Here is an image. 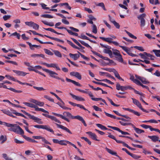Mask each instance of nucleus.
Segmentation results:
<instances>
[{"instance_id": "0eeeda50", "label": "nucleus", "mask_w": 160, "mask_h": 160, "mask_svg": "<svg viewBox=\"0 0 160 160\" xmlns=\"http://www.w3.org/2000/svg\"><path fill=\"white\" fill-rule=\"evenodd\" d=\"M42 115L45 117H47L48 118L51 119L52 120L54 121L55 122H57L59 124L61 123V122L60 121V120L57 119L54 116H50L48 114H45L44 113H42Z\"/></svg>"}, {"instance_id": "b1692460", "label": "nucleus", "mask_w": 160, "mask_h": 160, "mask_svg": "<svg viewBox=\"0 0 160 160\" xmlns=\"http://www.w3.org/2000/svg\"><path fill=\"white\" fill-rule=\"evenodd\" d=\"M35 110L36 111H41L43 112L46 113L48 114L49 113V112L48 111L44 110L43 108H38L37 105H36L35 107Z\"/></svg>"}, {"instance_id": "37998d69", "label": "nucleus", "mask_w": 160, "mask_h": 160, "mask_svg": "<svg viewBox=\"0 0 160 160\" xmlns=\"http://www.w3.org/2000/svg\"><path fill=\"white\" fill-rule=\"evenodd\" d=\"M117 59L119 62H123V58H122V55L121 54L118 56L116 57Z\"/></svg>"}, {"instance_id": "052dcab7", "label": "nucleus", "mask_w": 160, "mask_h": 160, "mask_svg": "<svg viewBox=\"0 0 160 160\" xmlns=\"http://www.w3.org/2000/svg\"><path fill=\"white\" fill-rule=\"evenodd\" d=\"M92 32L95 34L97 32V28L95 24H93L92 25Z\"/></svg>"}, {"instance_id": "bf43d9fd", "label": "nucleus", "mask_w": 160, "mask_h": 160, "mask_svg": "<svg viewBox=\"0 0 160 160\" xmlns=\"http://www.w3.org/2000/svg\"><path fill=\"white\" fill-rule=\"evenodd\" d=\"M44 97L45 98L47 99L50 101H51L52 102H54V99L51 98H50L48 95H44Z\"/></svg>"}, {"instance_id": "774afa93", "label": "nucleus", "mask_w": 160, "mask_h": 160, "mask_svg": "<svg viewBox=\"0 0 160 160\" xmlns=\"http://www.w3.org/2000/svg\"><path fill=\"white\" fill-rule=\"evenodd\" d=\"M33 88L35 89H37V90L38 91H43L45 89L42 88V87H37L36 86H33Z\"/></svg>"}, {"instance_id": "49530a36", "label": "nucleus", "mask_w": 160, "mask_h": 160, "mask_svg": "<svg viewBox=\"0 0 160 160\" xmlns=\"http://www.w3.org/2000/svg\"><path fill=\"white\" fill-rule=\"evenodd\" d=\"M44 50L45 53L48 55H53V53L49 50L44 49Z\"/></svg>"}, {"instance_id": "de8ad7c7", "label": "nucleus", "mask_w": 160, "mask_h": 160, "mask_svg": "<svg viewBox=\"0 0 160 160\" xmlns=\"http://www.w3.org/2000/svg\"><path fill=\"white\" fill-rule=\"evenodd\" d=\"M2 111L5 114H6L9 116L11 115L12 112H11L8 110L4 109V110H2Z\"/></svg>"}, {"instance_id": "5fc2aeb1", "label": "nucleus", "mask_w": 160, "mask_h": 160, "mask_svg": "<svg viewBox=\"0 0 160 160\" xmlns=\"http://www.w3.org/2000/svg\"><path fill=\"white\" fill-rule=\"evenodd\" d=\"M67 141H68L61 140L60 141L59 144L62 145L66 146L67 145Z\"/></svg>"}, {"instance_id": "412c9836", "label": "nucleus", "mask_w": 160, "mask_h": 160, "mask_svg": "<svg viewBox=\"0 0 160 160\" xmlns=\"http://www.w3.org/2000/svg\"><path fill=\"white\" fill-rule=\"evenodd\" d=\"M112 72H113L115 76L118 79L120 80H121L122 81H123V79L121 78L120 77L119 73L117 71H116L115 69H113L112 71Z\"/></svg>"}, {"instance_id": "2eb2a0df", "label": "nucleus", "mask_w": 160, "mask_h": 160, "mask_svg": "<svg viewBox=\"0 0 160 160\" xmlns=\"http://www.w3.org/2000/svg\"><path fill=\"white\" fill-rule=\"evenodd\" d=\"M105 149L109 153L112 155H115L116 157H118L120 160H121V158L119 156L117 155V153L116 152H114L107 147L105 148Z\"/></svg>"}, {"instance_id": "6e6d98bb", "label": "nucleus", "mask_w": 160, "mask_h": 160, "mask_svg": "<svg viewBox=\"0 0 160 160\" xmlns=\"http://www.w3.org/2000/svg\"><path fill=\"white\" fill-rule=\"evenodd\" d=\"M5 77L7 78L8 79L14 81H16V79H15L13 77L11 76L8 75H6Z\"/></svg>"}, {"instance_id": "bb28decb", "label": "nucleus", "mask_w": 160, "mask_h": 160, "mask_svg": "<svg viewBox=\"0 0 160 160\" xmlns=\"http://www.w3.org/2000/svg\"><path fill=\"white\" fill-rule=\"evenodd\" d=\"M63 115L67 117L68 118H71L72 119H73L74 116H72V114L69 112H63Z\"/></svg>"}, {"instance_id": "4d7b16f0", "label": "nucleus", "mask_w": 160, "mask_h": 160, "mask_svg": "<svg viewBox=\"0 0 160 160\" xmlns=\"http://www.w3.org/2000/svg\"><path fill=\"white\" fill-rule=\"evenodd\" d=\"M92 82L96 84L101 85L104 87H108V86L106 84L102 82H97L94 81H93Z\"/></svg>"}, {"instance_id": "4be33fe9", "label": "nucleus", "mask_w": 160, "mask_h": 160, "mask_svg": "<svg viewBox=\"0 0 160 160\" xmlns=\"http://www.w3.org/2000/svg\"><path fill=\"white\" fill-rule=\"evenodd\" d=\"M148 137L151 139L153 142H156L158 141L159 137L156 136H148Z\"/></svg>"}, {"instance_id": "13d9d810", "label": "nucleus", "mask_w": 160, "mask_h": 160, "mask_svg": "<svg viewBox=\"0 0 160 160\" xmlns=\"http://www.w3.org/2000/svg\"><path fill=\"white\" fill-rule=\"evenodd\" d=\"M81 138L82 139H84V140L86 142H87L89 145H91V142L87 138H86L84 137H81Z\"/></svg>"}, {"instance_id": "7c9ffc66", "label": "nucleus", "mask_w": 160, "mask_h": 160, "mask_svg": "<svg viewBox=\"0 0 160 160\" xmlns=\"http://www.w3.org/2000/svg\"><path fill=\"white\" fill-rule=\"evenodd\" d=\"M128 89H133V88L130 86H123L122 87L121 90L122 91H124Z\"/></svg>"}, {"instance_id": "c9c22d12", "label": "nucleus", "mask_w": 160, "mask_h": 160, "mask_svg": "<svg viewBox=\"0 0 160 160\" xmlns=\"http://www.w3.org/2000/svg\"><path fill=\"white\" fill-rule=\"evenodd\" d=\"M67 42L69 44L71 45L74 48L79 49V48L78 47L76 46L74 44H73L72 42L68 40H67Z\"/></svg>"}, {"instance_id": "e2e57ef3", "label": "nucleus", "mask_w": 160, "mask_h": 160, "mask_svg": "<svg viewBox=\"0 0 160 160\" xmlns=\"http://www.w3.org/2000/svg\"><path fill=\"white\" fill-rule=\"evenodd\" d=\"M117 142L118 143H122L123 145L127 147V148H130V147L126 143H125L124 142L119 140V141H117Z\"/></svg>"}, {"instance_id": "f3484780", "label": "nucleus", "mask_w": 160, "mask_h": 160, "mask_svg": "<svg viewBox=\"0 0 160 160\" xmlns=\"http://www.w3.org/2000/svg\"><path fill=\"white\" fill-rule=\"evenodd\" d=\"M66 80L68 82H71L76 86H79V87H81L82 86V85L81 84H80L78 82H77L74 80H72L69 79L67 78H66Z\"/></svg>"}, {"instance_id": "680f3d73", "label": "nucleus", "mask_w": 160, "mask_h": 160, "mask_svg": "<svg viewBox=\"0 0 160 160\" xmlns=\"http://www.w3.org/2000/svg\"><path fill=\"white\" fill-rule=\"evenodd\" d=\"M107 98L112 105L115 107H118L119 106V105H117L114 103L112 101V100L111 99L109 98L108 97Z\"/></svg>"}, {"instance_id": "dca6fc26", "label": "nucleus", "mask_w": 160, "mask_h": 160, "mask_svg": "<svg viewBox=\"0 0 160 160\" xmlns=\"http://www.w3.org/2000/svg\"><path fill=\"white\" fill-rule=\"evenodd\" d=\"M70 95L72 98L78 101H84V99L81 97L75 95L72 93H70Z\"/></svg>"}, {"instance_id": "9d476101", "label": "nucleus", "mask_w": 160, "mask_h": 160, "mask_svg": "<svg viewBox=\"0 0 160 160\" xmlns=\"http://www.w3.org/2000/svg\"><path fill=\"white\" fill-rule=\"evenodd\" d=\"M29 118L33 120L35 122L40 124H42L43 122L41 121V119L36 117L33 115H31Z\"/></svg>"}, {"instance_id": "6ab92c4d", "label": "nucleus", "mask_w": 160, "mask_h": 160, "mask_svg": "<svg viewBox=\"0 0 160 160\" xmlns=\"http://www.w3.org/2000/svg\"><path fill=\"white\" fill-rule=\"evenodd\" d=\"M132 128L138 134H140L144 132V131L143 130L136 128L134 125H132Z\"/></svg>"}, {"instance_id": "39448f33", "label": "nucleus", "mask_w": 160, "mask_h": 160, "mask_svg": "<svg viewBox=\"0 0 160 160\" xmlns=\"http://www.w3.org/2000/svg\"><path fill=\"white\" fill-rule=\"evenodd\" d=\"M99 38L103 41L108 42L109 43H113L116 46L119 45V43L117 42L112 41V38H105L103 37H100Z\"/></svg>"}, {"instance_id": "0e129e2a", "label": "nucleus", "mask_w": 160, "mask_h": 160, "mask_svg": "<svg viewBox=\"0 0 160 160\" xmlns=\"http://www.w3.org/2000/svg\"><path fill=\"white\" fill-rule=\"evenodd\" d=\"M16 36L18 39H19L20 37V34L16 32L12 33L10 35V36Z\"/></svg>"}, {"instance_id": "a18cd8bd", "label": "nucleus", "mask_w": 160, "mask_h": 160, "mask_svg": "<svg viewBox=\"0 0 160 160\" xmlns=\"http://www.w3.org/2000/svg\"><path fill=\"white\" fill-rule=\"evenodd\" d=\"M112 51L113 54L115 55L116 57L117 56H118L119 55H120V54H121L120 53V52L117 49H112Z\"/></svg>"}, {"instance_id": "79ce46f5", "label": "nucleus", "mask_w": 160, "mask_h": 160, "mask_svg": "<svg viewBox=\"0 0 160 160\" xmlns=\"http://www.w3.org/2000/svg\"><path fill=\"white\" fill-rule=\"evenodd\" d=\"M125 32L130 38L135 39H136L137 38L136 37L134 36V35H133L132 34H131L128 31H127V30H125Z\"/></svg>"}, {"instance_id": "f8f14e48", "label": "nucleus", "mask_w": 160, "mask_h": 160, "mask_svg": "<svg viewBox=\"0 0 160 160\" xmlns=\"http://www.w3.org/2000/svg\"><path fill=\"white\" fill-rule=\"evenodd\" d=\"M55 124L58 128L62 129V130L66 131V132H68L69 134H72V132L68 128L66 127H65L62 125L58 124V123H55Z\"/></svg>"}, {"instance_id": "603ef678", "label": "nucleus", "mask_w": 160, "mask_h": 160, "mask_svg": "<svg viewBox=\"0 0 160 160\" xmlns=\"http://www.w3.org/2000/svg\"><path fill=\"white\" fill-rule=\"evenodd\" d=\"M78 41L83 45L85 46L88 47V48H91V47L87 43L85 42L84 41L78 40Z\"/></svg>"}, {"instance_id": "c03bdc74", "label": "nucleus", "mask_w": 160, "mask_h": 160, "mask_svg": "<svg viewBox=\"0 0 160 160\" xmlns=\"http://www.w3.org/2000/svg\"><path fill=\"white\" fill-rule=\"evenodd\" d=\"M41 16L43 18H53V16L49 14H43Z\"/></svg>"}, {"instance_id": "9b49d317", "label": "nucleus", "mask_w": 160, "mask_h": 160, "mask_svg": "<svg viewBox=\"0 0 160 160\" xmlns=\"http://www.w3.org/2000/svg\"><path fill=\"white\" fill-rule=\"evenodd\" d=\"M86 133L88 134L90 137L92 139L97 141H100V140L97 139V136L94 133H92L91 132H87Z\"/></svg>"}, {"instance_id": "c756f323", "label": "nucleus", "mask_w": 160, "mask_h": 160, "mask_svg": "<svg viewBox=\"0 0 160 160\" xmlns=\"http://www.w3.org/2000/svg\"><path fill=\"white\" fill-rule=\"evenodd\" d=\"M50 93L51 94L54 95L55 96V97L58 100H59L62 103V104L63 105L64 104V103L63 102L57 94H56L55 93H54V92H50Z\"/></svg>"}, {"instance_id": "f704fd0d", "label": "nucleus", "mask_w": 160, "mask_h": 160, "mask_svg": "<svg viewBox=\"0 0 160 160\" xmlns=\"http://www.w3.org/2000/svg\"><path fill=\"white\" fill-rule=\"evenodd\" d=\"M3 125L8 127H10L12 128V127H14L15 125V124H12L3 122Z\"/></svg>"}, {"instance_id": "423d86ee", "label": "nucleus", "mask_w": 160, "mask_h": 160, "mask_svg": "<svg viewBox=\"0 0 160 160\" xmlns=\"http://www.w3.org/2000/svg\"><path fill=\"white\" fill-rule=\"evenodd\" d=\"M132 102L133 103L137 105L142 111L147 113L149 112L148 111H147L142 108L141 104L138 100L134 98H132Z\"/></svg>"}, {"instance_id": "338daca9", "label": "nucleus", "mask_w": 160, "mask_h": 160, "mask_svg": "<svg viewBox=\"0 0 160 160\" xmlns=\"http://www.w3.org/2000/svg\"><path fill=\"white\" fill-rule=\"evenodd\" d=\"M32 27L35 30H38L39 28V26L36 23H33Z\"/></svg>"}, {"instance_id": "473e14b6", "label": "nucleus", "mask_w": 160, "mask_h": 160, "mask_svg": "<svg viewBox=\"0 0 160 160\" xmlns=\"http://www.w3.org/2000/svg\"><path fill=\"white\" fill-rule=\"evenodd\" d=\"M96 125L97 127L100 128L102 130H106L108 129V128H106L105 126L102 125L100 124H96Z\"/></svg>"}, {"instance_id": "6e6552de", "label": "nucleus", "mask_w": 160, "mask_h": 160, "mask_svg": "<svg viewBox=\"0 0 160 160\" xmlns=\"http://www.w3.org/2000/svg\"><path fill=\"white\" fill-rule=\"evenodd\" d=\"M41 64L45 65L48 68H55L58 70H60V68L55 63H53L49 64L46 62H42L41 63Z\"/></svg>"}, {"instance_id": "7ed1b4c3", "label": "nucleus", "mask_w": 160, "mask_h": 160, "mask_svg": "<svg viewBox=\"0 0 160 160\" xmlns=\"http://www.w3.org/2000/svg\"><path fill=\"white\" fill-rule=\"evenodd\" d=\"M146 16V14L144 13L138 16V18L140 20V26L141 27H143L145 25V20L144 18Z\"/></svg>"}, {"instance_id": "20e7f679", "label": "nucleus", "mask_w": 160, "mask_h": 160, "mask_svg": "<svg viewBox=\"0 0 160 160\" xmlns=\"http://www.w3.org/2000/svg\"><path fill=\"white\" fill-rule=\"evenodd\" d=\"M35 128L44 129L52 133H54V131L48 125H35L34 126Z\"/></svg>"}, {"instance_id": "864d4df0", "label": "nucleus", "mask_w": 160, "mask_h": 160, "mask_svg": "<svg viewBox=\"0 0 160 160\" xmlns=\"http://www.w3.org/2000/svg\"><path fill=\"white\" fill-rule=\"evenodd\" d=\"M8 89L11 90V91H13L14 92H17V93H21L22 92V91L21 90H16L15 89L13 88H8Z\"/></svg>"}, {"instance_id": "4c0bfd02", "label": "nucleus", "mask_w": 160, "mask_h": 160, "mask_svg": "<svg viewBox=\"0 0 160 160\" xmlns=\"http://www.w3.org/2000/svg\"><path fill=\"white\" fill-rule=\"evenodd\" d=\"M58 117H59L62 119H63L67 122H70V120L69 119H68L67 118H66L64 115H62V114H58Z\"/></svg>"}, {"instance_id": "f257e3e1", "label": "nucleus", "mask_w": 160, "mask_h": 160, "mask_svg": "<svg viewBox=\"0 0 160 160\" xmlns=\"http://www.w3.org/2000/svg\"><path fill=\"white\" fill-rule=\"evenodd\" d=\"M43 70L48 73L50 77L58 80H61L63 82H65L63 78H59L58 76V74L56 72L47 69H43Z\"/></svg>"}, {"instance_id": "5701e85b", "label": "nucleus", "mask_w": 160, "mask_h": 160, "mask_svg": "<svg viewBox=\"0 0 160 160\" xmlns=\"http://www.w3.org/2000/svg\"><path fill=\"white\" fill-rule=\"evenodd\" d=\"M119 46L121 47L123 50L125 51L128 55L131 52L130 49L126 47L121 45H119Z\"/></svg>"}, {"instance_id": "2f4dec72", "label": "nucleus", "mask_w": 160, "mask_h": 160, "mask_svg": "<svg viewBox=\"0 0 160 160\" xmlns=\"http://www.w3.org/2000/svg\"><path fill=\"white\" fill-rule=\"evenodd\" d=\"M2 155L3 158L5 160H12V159L9 157L6 153H3Z\"/></svg>"}, {"instance_id": "cd10ccee", "label": "nucleus", "mask_w": 160, "mask_h": 160, "mask_svg": "<svg viewBox=\"0 0 160 160\" xmlns=\"http://www.w3.org/2000/svg\"><path fill=\"white\" fill-rule=\"evenodd\" d=\"M57 104H58V105H59L60 106V107L61 108H62V109H65V110H66V109H69V110H71V108H68L67 107H66V106H64V104L63 105L62 104V103H60V102H57Z\"/></svg>"}, {"instance_id": "c85d7f7f", "label": "nucleus", "mask_w": 160, "mask_h": 160, "mask_svg": "<svg viewBox=\"0 0 160 160\" xmlns=\"http://www.w3.org/2000/svg\"><path fill=\"white\" fill-rule=\"evenodd\" d=\"M53 52H54L55 55L59 58H61L62 57V54L58 50H53Z\"/></svg>"}, {"instance_id": "69168bd1", "label": "nucleus", "mask_w": 160, "mask_h": 160, "mask_svg": "<svg viewBox=\"0 0 160 160\" xmlns=\"http://www.w3.org/2000/svg\"><path fill=\"white\" fill-rule=\"evenodd\" d=\"M108 128H111L112 129L117 130V131H118L119 132H120V131L121 130L119 128H118L117 127H112V126H108Z\"/></svg>"}, {"instance_id": "f03ea898", "label": "nucleus", "mask_w": 160, "mask_h": 160, "mask_svg": "<svg viewBox=\"0 0 160 160\" xmlns=\"http://www.w3.org/2000/svg\"><path fill=\"white\" fill-rule=\"evenodd\" d=\"M9 130L12 131L14 132L19 134H23L24 132L22 128L18 125L15 124V125L12 128L9 129Z\"/></svg>"}, {"instance_id": "58836bf2", "label": "nucleus", "mask_w": 160, "mask_h": 160, "mask_svg": "<svg viewBox=\"0 0 160 160\" xmlns=\"http://www.w3.org/2000/svg\"><path fill=\"white\" fill-rule=\"evenodd\" d=\"M71 39L73 40V41L76 44H77L79 47H80L81 48H84V47H83L81 44L75 39L74 38H71Z\"/></svg>"}, {"instance_id": "3c124183", "label": "nucleus", "mask_w": 160, "mask_h": 160, "mask_svg": "<svg viewBox=\"0 0 160 160\" xmlns=\"http://www.w3.org/2000/svg\"><path fill=\"white\" fill-rule=\"evenodd\" d=\"M130 155L131 156L132 158L136 159H139L141 157L140 156L137 155L135 154L131 153Z\"/></svg>"}, {"instance_id": "a878e982", "label": "nucleus", "mask_w": 160, "mask_h": 160, "mask_svg": "<svg viewBox=\"0 0 160 160\" xmlns=\"http://www.w3.org/2000/svg\"><path fill=\"white\" fill-rule=\"evenodd\" d=\"M110 49L107 48L103 50V52L105 53L108 54L111 57H112V52Z\"/></svg>"}, {"instance_id": "09e8293b", "label": "nucleus", "mask_w": 160, "mask_h": 160, "mask_svg": "<svg viewBox=\"0 0 160 160\" xmlns=\"http://www.w3.org/2000/svg\"><path fill=\"white\" fill-rule=\"evenodd\" d=\"M42 22L45 25H48L50 26H53L54 25V23L53 22L49 23L46 21H42Z\"/></svg>"}, {"instance_id": "1a4fd4ad", "label": "nucleus", "mask_w": 160, "mask_h": 160, "mask_svg": "<svg viewBox=\"0 0 160 160\" xmlns=\"http://www.w3.org/2000/svg\"><path fill=\"white\" fill-rule=\"evenodd\" d=\"M104 113H105V115L107 116L110 117L111 118H113L114 119H117L118 120H121L124 122L129 121V120H126V119H125L122 118L116 117V116L113 115L112 114H109V113H107L105 112H104Z\"/></svg>"}, {"instance_id": "72a5a7b5", "label": "nucleus", "mask_w": 160, "mask_h": 160, "mask_svg": "<svg viewBox=\"0 0 160 160\" xmlns=\"http://www.w3.org/2000/svg\"><path fill=\"white\" fill-rule=\"evenodd\" d=\"M7 140V137L5 136L1 135L0 137V141H2L1 143H3Z\"/></svg>"}, {"instance_id": "4468645a", "label": "nucleus", "mask_w": 160, "mask_h": 160, "mask_svg": "<svg viewBox=\"0 0 160 160\" xmlns=\"http://www.w3.org/2000/svg\"><path fill=\"white\" fill-rule=\"evenodd\" d=\"M13 72L17 74L18 75L20 76H25L27 73L22 71H18L16 70H13Z\"/></svg>"}, {"instance_id": "aec40b11", "label": "nucleus", "mask_w": 160, "mask_h": 160, "mask_svg": "<svg viewBox=\"0 0 160 160\" xmlns=\"http://www.w3.org/2000/svg\"><path fill=\"white\" fill-rule=\"evenodd\" d=\"M22 136L28 142H37L35 140L32 139L29 137H27L24 135H22Z\"/></svg>"}, {"instance_id": "393cba45", "label": "nucleus", "mask_w": 160, "mask_h": 160, "mask_svg": "<svg viewBox=\"0 0 160 160\" xmlns=\"http://www.w3.org/2000/svg\"><path fill=\"white\" fill-rule=\"evenodd\" d=\"M23 103V104L29 107L33 108H35V107L36 106V105L34 104H33L26 102H24Z\"/></svg>"}, {"instance_id": "a211bd4d", "label": "nucleus", "mask_w": 160, "mask_h": 160, "mask_svg": "<svg viewBox=\"0 0 160 160\" xmlns=\"http://www.w3.org/2000/svg\"><path fill=\"white\" fill-rule=\"evenodd\" d=\"M69 55L71 58H73L74 60H77L80 57L79 55L78 54H72L70 53L69 54Z\"/></svg>"}, {"instance_id": "8fccbe9b", "label": "nucleus", "mask_w": 160, "mask_h": 160, "mask_svg": "<svg viewBox=\"0 0 160 160\" xmlns=\"http://www.w3.org/2000/svg\"><path fill=\"white\" fill-rule=\"evenodd\" d=\"M97 6H99L101 7L105 11L106 10V9L105 8V5H104V4L103 2H101L100 3H99L96 5Z\"/></svg>"}, {"instance_id": "e433bc0d", "label": "nucleus", "mask_w": 160, "mask_h": 160, "mask_svg": "<svg viewBox=\"0 0 160 160\" xmlns=\"http://www.w3.org/2000/svg\"><path fill=\"white\" fill-rule=\"evenodd\" d=\"M60 6H65L69 10L71 9V7L69 5L68 3L67 2H65L63 3H61L59 4Z\"/></svg>"}, {"instance_id": "ea45409f", "label": "nucleus", "mask_w": 160, "mask_h": 160, "mask_svg": "<svg viewBox=\"0 0 160 160\" xmlns=\"http://www.w3.org/2000/svg\"><path fill=\"white\" fill-rule=\"evenodd\" d=\"M140 80L144 84H146L149 83V82L145 78L143 77H142L141 79H140Z\"/></svg>"}, {"instance_id": "ddd939ff", "label": "nucleus", "mask_w": 160, "mask_h": 160, "mask_svg": "<svg viewBox=\"0 0 160 160\" xmlns=\"http://www.w3.org/2000/svg\"><path fill=\"white\" fill-rule=\"evenodd\" d=\"M73 119H76L78 120H79L81 121L84 125L85 126H86L87 125L85 123V122L83 118L82 117L79 116V115H77L76 116H74Z\"/></svg>"}, {"instance_id": "a19ab883", "label": "nucleus", "mask_w": 160, "mask_h": 160, "mask_svg": "<svg viewBox=\"0 0 160 160\" xmlns=\"http://www.w3.org/2000/svg\"><path fill=\"white\" fill-rule=\"evenodd\" d=\"M152 52L155 53L157 57H160V49L158 50H153Z\"/></svg>"}]
</instances>
